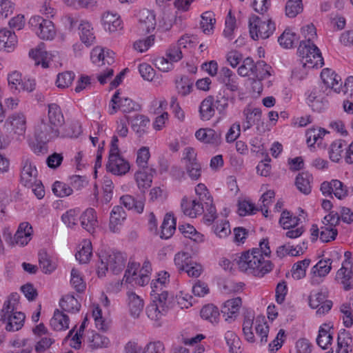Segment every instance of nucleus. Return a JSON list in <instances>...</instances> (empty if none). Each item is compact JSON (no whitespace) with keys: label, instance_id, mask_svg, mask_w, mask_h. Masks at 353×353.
<instances>
[{"label":"nucleus","instance_id":"f257e3e1","mask_svg":"<svg viewBox=\"0 0 353 353\" xmlns=\"http://www.w3.org/2000/svg\"><path fill=\"white\" fill-rule=\"evenodd\" d=\"M271 250L267 239H263L259 243V248H254L243 253L238 261V265L242 272L252 274L256 276H263L272 270L273 265L269 260H263V256H270Z\"/></svg>","mask_w":353,"mask_h":353},{"label":"nucleus","instance_id":"f03ea898","mask_svg":"<svg viewBox=\"0 0 353 353\" xmlns=\"http://www.w3.org/2000/svg\"><path fill=\"white\" fill-rule=\"evenodd\" d=\"M99 258L97 273L100 277L105 276L108 270L114 274H118L125 268L126 256L121 252H103L99 255Z\"/></svg>","mask_w":353,"mask_h":353},{"label":"nucleus","instance_id":"7ed1b4c3","mask_svg":"<svg viewBox=\"0 0 353 353\" xmlns=\"http://www.w3.org/2000/svg\"><path fill=\"white\" fill-rule=\"evenodd\" d=\"M249 29L251 37L254 40L268 39L275 30V24L271 19L262 20L253 15L249 19Z\"/></svg>","mask_w":353,"mask_h":353},{"label":"nucleus","instance_id":"20e7f679","mask_svg":"<svg viewBox=\"0 0 353 353\" xmlns=\"http://www.w3.org/2000/svg\"><path fill=\"white\" fill-rule=\"evenodd\" d=\"M153 303L146 309L148 316L154 321L159 320L170 308L171 301L168 299V293L163 291L161 293H155Z\"/></svg>","mask_w":353,"mask_h":353},{"label":"nucleus","instance_id":"39448f33","mask_svg":"<svg viewBox=\"0 0 353 353\" xmlns=\"http://www.w3.org/2000/svg\"><path fill=\"white\" fill-rule=\"evenodd\" d=\"M29 24L41 39L51 40L55 36L56 31L54 24L48 19H45L39 16H34L30 18Z\"/></svg>","mask_w":353,"mask_h":353},{"label":"nucleus","instance_id":"423d86ee","mask_svg":"<svg viewBox=\"0 0 353 353\" xmlns=\"http://www.w3.org/2000/svg\"><path fill=\"white\" fill-rule=\"evenodd\" d=\"M59 130L46 118H42L34 127V137L37 141L48 142L59 137Z\"/></svg>","mask_w":353,"mask_h":353},{"label":"nucleus","instance_id":"0eeeda50","mask_svg":"<svg viewBox=\"0 0 353 353\" xmlns=\"http://www.w3.org/2000/svg\"><path fill=\"white\" fill-rule=\"evenodd\" d=\"M309 305L313 309H317L316 314L322 315L328 312L332 307V301L327 299V296L321 292L311 293L309 296Z\"/></svg>","mask_w":353,"mask_h":353},{"label":"nucleus","instance_id":"6e6552de","mask_svg":"<svg viewBox=\"0 0 353 353\" xmlns=\"http://www.w3.org/2000/svg\"><path fill=\"white\" fill-rule=\"evenodd\" d=\"M129 162L123 159L120 154L109 155L106 169L115 175L125 174L130 170Z\"/></svg>","mask_w":353,"mask_h":353},{"label":"nucleus","instance_id":"1a4fd4ad","mask_svg":"<svg viewBox=\"0 0 353 353\" xmlns=\"http://www.w3.org/2000/svg\"><path fill=\"white\" fill-rule=\"evenodd\" d=\"M37 170L32 162L28 159H23L22 169L21 171V183L25 187L32 186L36 183L37 178Z\"/></svg>","mask_w":353,"mask_h":353},{"label":"nucleus","instance_id":"9d476101","mask_svg":"<svg viewBox=\"0 0 353 353\" xmlns=\"http://www.w3.org/2000/svg\"><path fill=\"white\" fill-rule=\"evenodd\" d=\"M156 27V19L153 12L143 10L139 13L138 32L140 34H146L154 30Z\"/></svg>","mask_w":353,"mask_h":353},{"label":"nucleus","instance_id":"9b49d317","mask_svg":"<svg viewBox=\"0 0 353 353\" xmlns=\"http://www.w3.org/2000/svg\"><path fill=\"white\" fill-rule=\"evenodd\" d=\"M332 260L331 259L320 260L312 268L311 283L312 285L318 284L321 281V278L325 277L329 274L332 269Z\"/></svg>","mask_w":353,"mask_h":353},{"label":"nucleus","instance_id":"f8f14e48","mask_svg":"<svg viewBox=\"0 0 353 353\" xmlns=\"http://www.w3.org/2000/svg\"><path fill=\"white\" fill-rule=\"evenodd\" d=\"M242 301L240 297L226 301L221 309L225 320L228 322L234 321L239 314Z\"/></svg>","mask_w":353,"mask_h":353},{"label":"nucleus","instance_id":"ddd939ff","mask_svg":"<svg viewBox=\"0 0 353 353\" xmlns=\"http://www.w3.org/2000/svg\"><path fill=\"white\" fill-rule=\"evenodd\" d=\"M6 124L11 127L14 133L23 135L26 130V117L23 112H14L8 117Z\"/></svg>","mask_w":353,"mask_h":353},{"label":"nucleus","instance_id":"4468645a","mask_svg":"<svg viewBox=\"0 0 353 353\" xmlns=\"http://www.w3.org/2000/svg\"><path fill=\"white\" fill-rule=\"evenodd\" d=\"M181 206L183 214L192 218L196 217L198 214H201L204 211L203 203L197 200V199L190 200L183 198Z\"/></svg>","mask_w":353,"mask_h":353},{"label":"nucleus","instance_id":"2eb2a0df","mask_svg":"<svg viewBox=\"0 0 353 353\" xmlns=\"http://www.w3.org/2000/svg\"><path fill=\"white\" fill-rule=\"evenodd\" d=\"M33 230L28 222L21 223L14 234L15 245H26L32 239Z\"/></svg>","mask_w":353,"mask_h":353},{"label":"nucleus","instance_id":"dca6fc26","mask_svg":"<svg viewBox=\"0 0 353 353\" xmlns=\"http://www.w3.org/2000/svg\"><path fill=\"white\" fill-rule=\"evenodd\" d=\"M44 43H41L35 49L30 51L29 55L34 60L36 65L41 64L43 68H47L50 66L52 55L44 49Z\"/></svg>","mask_w":353,"mask_h":353},{"label":"nucleus","instance_id":"f3484780","mask_svg":"<svg viewBox=\"0 0 353 353\" xmlns=\"http://www.w3.org/2000/svg\"><path fill=\"white\" fill-rule=\"evenodd\" d=\"M238 77L228 68L223 67L219 72V81L231 92L239 90Z\"/></svg>","mask_w":353,"mask_h":353},{"label":"nucleus","instance_id":"a211bd4d","mask_svg":"<svg viewBox=\"0 0 353 353\" xmlns=\"http://www.w3.org/2000/svg\"><path fill=\"white\" fill-rule=\"evenodd\" d=\"M6 317L3 318V322H6V330L8 332L19 330L23 325L25 314L21 312L6 313Z\"/></svg>","mask_w":353,"mask_h":353},{"label":"nucleus","instance_id":"6ab92c4d","mask_svg":"<svg viewBox=\"0 0 353 353\" xmlns=\"http://www.w3.org/2000/svg\"><path fill=\"white\" fill-rule=\"evenodd\" d=\"M196 139L203 143L219 145L221 140V132L211 128H201L195 133Z\"/></svg>","mask_w":353,"mask_h":353},{"label":"nucleus","instance_id":"aec40b11","mask_svg":"<svg viewBox=\"0 0 353 353\" xmlns=\"http://www.w3.org/2000/svg\"><path fill=\"white\" fill-rule=\"evenodd\" d=\"M245 120L243 121L242 127L245 131L254 125H258L261 119V110L260 108L247 107L243 111Z\"/></svg>","mask_w":353,"mask_h":353},{"label":"nucleus","instance_id":"412c9836","mask_svg":"<svg viewBox=\"0 0 353 353\" xmlns=\"http://www.w3.org/2000/svg\"><path fill=\"white\" fill-rule=\"evenodd\" d=\"M17 36L14 32L7 29L0 30V50L11 52L17 44Z\"/></svg>","mask_w":353,"mask_h":353},{"label":"nucleus","instance_id":"4be33fe9","mask_svg":"<svg viewBox=\"0 0 353 353\" xmlns=\"http://www.w3.org/2000/svg\"><path fill=\"white\" fill-rule=\"evenodd\" d=\"M321 77L327 87H331L337 93L341 92V78L334 71L327 68L323 69L321 74Z\"/></svg>","mask_w":353,"mask_h":353},{"label":"nucleus","instance_id":"5701e85b","mask_svg":"<svg viewBox=\"0 0 353 353\" xmlns=\"http://www.w3.org/2000/svg\"><path fill=\"white\" fill-rule=\"evenodd\" d=\"M214 98L209 95L205 98L199 106V117L202 121H209L215 114Z\"/></svg>","mask_w":353,"mask_h":353},{"label":"nucleus","instance_id":"b1692460","mask_svg":"<svg viewBox=\"0 0 353 353\" xmlns=\"http://www.w3.org/2000/svg\"><path fill=\"white\" fill-rule=\"evenodd\" d=\"M113 54L114 52L108 49L96 47L91 52V59L94 63L102 61V65H111L114 61Z\"/></svg>","mask_w":353,"mask_h":353},{"label":"nucleus","instance_id":"393cba45","mask_svg":"<svg viewBox=\"0 0 353 353\" xmlns=\"http://www.w3.org/2000/svg\"><path fill=\"white\" fill-rule=\"evenodd\" d=\"M81 224L83 228L90 233L94 232L98 226L96 212L93 208H88L80 217Z\"/></svg>","mask_w":353,"mask_h":353},{"label":"nucleus","instance_id":"a878e982","mask_svg":"<svg viewBox=\"0 0 353 353\" xmlns=\"http://www.w3.org/2000/svg\"><path fill=\"white\" fill-rule=\"evenodd\" d=\"M352 267H350L349 263L343 262L342 267L336 272V279L343 285L346 291L352 288Z\"/></svg>","mask_w":353,"mask_h":353},{"label":"nucleus","instance_id":"bb28decb","mask_svg":"<svg viewBox=\"0 0 353 353\" xmlns=\"http://www.w3.org/2000/svg\"><path fill=\"white\" fill-rule=\"evenodd\" d=\"M102 23L105 30L114 32L122 28V22L117 14L107 12L102 17Z\"/></svg>","mask_w":353,"mask_h":353},{"label":"nucleus","instance_id":"cd10ccee","mask_svg":"<svg viewBox=\"0 0 353 353\" xmlns=\"http://www.w3.org/2000/svg\"><path fill=\"white\" fill-rule=\"evenodd\" d=\"M70 319L68 315L57 309L52 318L50 319V325L52 329L55 331L66 330L69 327Z\"/></svg>","mask_w":353,"mask_h":353},{"label":"nucleus","instance_id":"c85d7f7f","mask_svg":"<svg viewBox=\"0 0 353 353\" xmlns=\"http://www.w3.org/2000/svg\"><path fill=\"white\" fill-rule=\"evenodd\" d=\"M126 218V214L121 206H114L110 213V230L112 232H117L119 230L118 225L122 224Z\"/></svg>","mask_w":353,"mask_h":353},{"label":"nucleus","instance_id":"c756f323","mask_svg":"<svg viewBox=\"0 0 353 353\" xmlns=\"http://www.w3.org/2000/svg\"><path fill=\"white\" fill-rule=\"evenodd\" d=\"M156 170L153 168H144L143 170L137 171L135 174V179L139 188L146 189L150 187L153 175Z\"/></svg>","mask_w":353,"mask_h":353},{"label":"nucleus","instance_id":"7c9ffc66","mask_svg":"<svg viewBox=\"0 0 353 353\" xmlns=\"http://www.w3.org/2000/svg\"><path fill=\"white\" fill-rule=\"evenodd\" d=\"M128 297L131 316L134 318L139 317L144 307L143 300L133 292H128Z\"/></svg>","mask_w":353,"mask_h":353},{"label":"nucleus","instance_id":"2f4dec72","mask_svg":"<svg viewBox=\"0 0 353 353\" xmlns=\"http://www.w3.org/2000/svg\"><path fill=\"white\" fill-rule=\"evenodd\" d=\"M52 125L59 128L64 123V117L60 107L56 103L48 105V118Z\"/></svg>","mask_w":353,"mask_h":353},{"label":"nucleus","instance_id":"473e14b6","mask_svg":"<svg viewBox=\"0 0 353 353\" xmlns=\"http://www.w3.org/2000/svg\"><path fill=\"white\" fill-rule=\"evenodd\" d=\"M161 232L160 237L168 239L171 237L176 230V220L170 213L165 215L161 226Z\"/></svg>","mask_w":353,"mask_h":353},{"label":"nucleus","instance_id":"72a5a7b5","mask_svg":"<svg viewBox=\"0 0 353 353\" xmlns=\"http://www.w3.org/2000/svg\"><path fill=\"white\" fill-rule=\"evenodd\" d=\"M79 30L81 41L87 46H91L95 40V36L91 24L88 21H81L79 24Z\"/></svg>","mask_w":353,"mask_h":353},{"label":"nucleus","instance_id":"f704fd0d","mask_svg":"<svg viewBox=\"0 0 353 353\" xmlns=\"http://www.w3.org/2000/svg\"><path fill=\"white\" fill-rule=\"evenodd\" d=\"M126 119L128 122L131 123L132 129L139 135L145 132L150 123L149 119L143 114H137L132 119L129 117H126Z\"/></svg>","mask_w":353,"mask_h":353},{"label":"nucleus","instance_id":"c9c22d12","mask_svg":"<svg viewBox=\"0 0 353 353\" xmlns=\"http://www.w3.org/2000/svg\"><path fill=\"white\" fill-rule=\"evenodd\" d=\"M312 181V176L310 173L301 172L296 176L295 185L301 192L305 194H308L311 192Z\"/></svg>","mask_w":353,"mask_h":353},{"label":"nucleus","instance_id":"e433bc0d","mask_svg":"<svg viewBox=\"0 0 353 353\" xmlns=\"http://www.w3.org/2000/svg\"><path fill=\"white\" fill-rule=\"evenodd\" d=\"M271 66L268 65L263 61H259L256 63L254 62L251 75L259 80H263L271 75L270 70Z\"/></svg>","mask_w":353,"mask_h":353},{"label":"nucleus","instance_id":"4c0bfd02","mask_svg":"<svg viewBox=\"0 0 353 353\" xmlns=\"http://www.w3.org/2000/svg\"><path fill=\"white\" fill-rule=\"evenodd\" d=\"M61 309L67 312L76 313L80 310L81 305L73 295L68 294L63 297L59 302Z\"/></svg>","mask_w":353,"mask_h":353},{"label":"nucleus","instance_id":"58836bf2","mask_svg":"<svg viewBox=\"0 0 353 353\" xmlns=\"http://www.w3.org/2000/svg\"><path fill=\"white\" fill-rule=\"evenodd\" d=\"M79 250L76 253V259L81 263H88L92 256V243L89 240L85 239L80 244Z\"/></svg>","mask_w":353,"mask_h":353},{"label":"nucleus","instance_id":"ea45409f","mask_svg":"<svg viewBox=\"0 0 353 353\" xmlns=\"http://www.w3.org/2000/svg\"><path fill=\"white\" fill-rule=\"evenodd\" d=\"M19 300V295L17 293H12L8 296V300L5 301L3 307L0 312V322L3 321V318L6 317V313L12 312L17 309V305Z\"/></svg>","mask_w":353,"mask_h":353},{"label":"nucleus","instance_id":"a19ab883","mask_svg":"<svg viewBox=\"0 0 353 353\" xmlns=\"http://www.w3.org/2000/svg\"><path fill=\"white\" fill-rule=\"evenodd\" d=\"M121 203L128 210H134L138 213H142L144 208L143 199L136 200L133 196L126 194L121 197Z\"/></svg>","mask_w":353,"mask_h":353},{"label":"nucleus","instance_id":"79ce46f5","mask_svg":"<svg viewBox=\"0 0 353 353\" xmlns=\"http://www.w3.org/2000/svg\"><path fill=\"white\" fill-rule=\"evenodd\" d=\"M88 342L92 350L108 347L110 343L107 336L96 332H92V336H89Z\"/></svg>","mask_w":353,"mask_h":353},{"label":"nucleus","instance_id":"37998d69","mask_svg":"<svg viewBox=\"0 0 353 353\" xmlns=\"http://www.w3.org/2000/svg\"><path fill=\"white\" fill-rule=\"evenodd\" d=\"M345 149L346 143L344 141L340 139L334 141L329 150L330 159L334 162H339Z\"/></svg>","mask_w":353,"mask_h":353},{"label":"nucleus","instance_id":"c03bdc74","mask_svg":"<svg viewBox=\"0 0 353 353\" xmlns=\"http://www.w3.org/2000/svg\"><path fill=\"white\" fill-rule=\"evenodd\" d=\"M200 314L202 319L207 320L212 323H216L218 322L219 311V309L212 304H208L203 306Z\"/></svg>","mask_w":353,"mask_h":353},{"label":"nucleus","instance_id":"a18cd8bd","mask_svg":"<svg viewBox=\"0 0 353 353\" xmlns=\"http://www.w3.org/2000/svg\"><path fill=\"white\" fill-rule=\"evenodd\" d=\"M39 265L42 272L45 274H50L56 269V265L50 259V256L45 251L39 253Z\"/></svg>","mask_w":353,"mask_h":353},{"label":"nucleus","instance_id":"49530a36","mask_svg":"<svg viewBox=\"0 0 353 353\" xmlns=\"http://www.w3.org/2000/svg\"><path fill=\"white\" fill-rule=\"evenodd\" d=\"M255 330L256 334L261 336V342L265 343L268 341L269 326L267 325L265 316H259L255 319Z\"/></svg>","mask_w":353,"mask_h":353},{"label":"nucleus","instance_id":"de8ad7c7","mask_svg":"<svg viewBox=\"0 0 353 353\" xmlns=\"http://www.w3.org/2000/svg\"><path fill=\"white\" fill-rule=\"evenodd\" d=\"M310 260L305 259L294 263L292 268V275L294 279L299 280L305 277L306 269L309 266Z\"/></svg>","mask_w":353,"mask_h":353},{"label":"nucleus","instance_id":"09e8293b","mask_svg":"<svg viewBox=\"0 0 353 353\" xmlns=\"http://www.w3.org/2000/svg\"><path fill=\"white\" fill-rule=\"evenodd\" d=\"M193 81L187 76H183L176 81V88L178 92L182 96L189 94L192 90Z\"/></svg>","mask_w":353,"mask_h":353},{"label":"nucleus","instance_id":"8fccbe9b","mask_svg":"<svg viewBox=\"0 0 353 353\" xmlns=\"http://www.w3.org/2000/svg\"><path fill=\"white\" fill-rule=\"evenodd\" d=\"M299 220L298 217L292 216L289 211L284 210L281 213L279 223L284 229H290L295 228L299 224Z\"/></svg>","mask_w":353,"mask_h":353},{"label":"nucleus","instance_id":"3c124183","mask_svg":"<svg viewBox=\"0 0 353 353\" xmlns=\"http://www.w3.org/2000/svg\"><path fill=\"white\" fill-rule=\"evenodd\" d=\"M303 10L302 0H289L285 5V14L288 17H295Z\"/></svg>","mask_w":353,"mask_h":353},{"label":"nucleus","instance_id":"603ef678","mask_svg":"<svg viewBox=\"0 0 353 353\" xmlns=\"http://www.w3.org/2000/svg\"><path fill=\"white\" fill-rule=\"evenodd\" d=\"M174 261L179 272L183 271L188 264L192 262L190 254L185 252L176 253L174 256Z\"/></svg>","mask_w":353,"mask_h":353},{"label":"nucleus","instance_id":"864d4df0","mask_svg":"<svg viewBox=\"0 0 353 353\" xmlns=\"http://www.w3.org/2000/svg\"><path fill=\"white\" fill-rule=\"evenodd\" d=\"M327 133L326 130L323 128H310L306 132L307 143L309 146H312L319 139H322Z\"/></svg>","mask_w":353,"mask_h":353},{"label":"nucleus","instance_id":"5fc2aeb1","mask_svg":"<svg viewBox=\"0 0 353 353\" xmlns=\"http://www.w3.org/2000/svg\"><path fill=\"white\" fill-rule=\"evenodd\" d=\"M331 185L333 186L332 193L339 199H343L349 194V189L341 181L332 179Z\"/></svg>","mask_w":353,"mask_h":353},{"label":"nucleus","instance_id":"6e6d98bb","mask_svg":"<svg viewBox=\"0 0 353 353\" xmlns=\"http://www.w3.org/2000/svg\"><path fill=\"white\" fill-rule=\"evenodd\" d=\"M303 59H305L303 65H305L307 64L308 67L311 68L322 67L324 64L323 59L318 48L316 50L312 51V54L311 55H308V58H303Z\"/></svg>","mask_w":353,"mask_h":353},{"label":"nucleus","instance_id":"4d7b16f0","mask_svg":"<svg viewBox=\"0 0 353 353\" xmlns=\"http://www.w3.org/2000/svg\"><path fill=\"white\" fill-rule=\"evenodd\" d=\"M296 39L295 33L291 32L290 30L286 29L282 34L279 37L278 42L281 46L284 48H290L293 47L294 43Z\"/></svg>","mask_w":353,"mask_h":353},{"label":"nucleus","instance_id":"13d9d810","mask_svg":"<svg viewBox=\"0 0 353 353\" xmlns=\"http://www.w3.org/2000/svg\"><path fill=\"white\" fill-rule=\"evenodd\" d=\"M74 74L72 72H65L57 75L56 84L58 88L64 89L68 88L74 79Z\"/></svg>","mask_w":353,"mask_h":353},{"label":"nucleus","instance_id":"bf43d9fd","mask_svg":"<svg viewBox=\"0 0 353 353\" xmlns=\"http://www.w3.org/2000/svg\"><path fill=\"white\" fill-rule=\"evenodd\" d=\"M332 334L329 332L325 327H321L319 335L316 339L317 344L323 350L327 348L328 345L332 341Z\"/></svg>","mask_w":353,"mask_h":353},{"label":"nucleus","instance_id":"052dcab7","mask_svg":"<svg viewBox=\"0 0 353 353\" xmlns=\"http://www.w3.org/2000/svg\"><path fill=\"white\" fill-rule=\"evenodd\" d=\"M201 27L203 32L205 34H210L212 30L214 24L215 23L216 19L214 18V14L212 12L207 11L205 12L202 15Z\"/></svg>","mask_w":353,"mask_h":353},{"label":"nucleus","instance_id":"680f3d73","mask_svg":"<svg viewBox=\"0 0 353 353\" xmlns=\"http://www.w3.org/2000/svg\"><path fill=\"white\" fill-rule=\"evenodd\" d=\"M179 230L186 238L192 239L194 241H201V235L190 224L181 225L179 226Z\"/></svg>","mask_w":353,"mask_h":353},{"label":"nucleus","instance_id":"e2e57ef3","mask_svg":"<svg viewBox=\"0 0 353 353\" xmlns=\"http://www.w3.org/2000/svg\"><path fill=\"white\" fill-rule=\"evenodd\" d=\"M52 191L57 196L63 197L70 195L72 193V188L66 183L56 181L53 184Z\"/></svg>","mask_w":353,"mask_h":353},{"label":"nucleus","instance_id":"0e129e2a","mask_svg":"<svg viewBox=\"0 0 353 353\" xmlns=\"http://www.w3.org/2000/svg\"><path fill=\"white\" fill-rule=\"evenodd\" d=\"M70 283L78 292H82L85 289V283L83 282L79 272L75 268L72 269Z\"/></svg>","mask_w":353,"mask_h":353},{"label":"nucleus","instance_id":"69168bd1","mask_svg":"<svg viewBox=\"0 0 353 353\" xmlns=\"http://www.w3.org/2000/svg\"><path fill=\"white\" fill-rule=\"evenodd\" d=\"M316 50L317 47L313 42L301 41L298 48V53L302 59L308 58V55H311L312 51Z\"/></svg>","mask_w":353,"mask_h":353},{"label":"nucleus","instance_id":"338daca9","mask_svg":"<svg viewBox=\"0 0 353 353\" xmlns=\"http://www.w3.org/2000/svg\"><path fill=\"white\" fill-rule=\"evenodd\" d=\"M337 230L332 226L321 227L320 232V239L323 242H329L336 239Z\"/></svg>","mask_w":353,"mask_h":353},{"label":"nucleus","instance_id":"774afa93","mask_svg":"<svg viewBox=\"0 0 353 353\" xmlns=\"http://www.w3.org/2000/svg\"><path fill=\"white\" fill-rule=\"evenodd\" d=\"M228 101V97L224 94H221V93L216 96V99H214V107L220 114H225L226 109L229 105Z\"/></svg>","mask_w":353,"mask_h":353}]
</instances>
